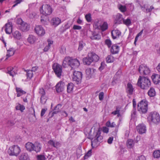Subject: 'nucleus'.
Segmentation results:
<instances>
[{"instance_id":"09e8293b","label":"nucleus","mask_w":160,"mask_h":160,"mask_svg":"<svg viewBox=\"0 0 160 160\" xmlns=\"http://www.w3.org/2000/svg\"><path fill=\"white\" fill-rule=\"evenodd\" d=\"M142 10L145 12H148L151 11L154 8V7L152 6H151L150 8L148 9V8H146L145 6H143L142 7Z\"/></svg>"},{"instance_id":"f3484780","label":"nucleus","mask_w":160,"mask_h":160,"mask_svg":"<svg viewBox=\"0 0 160 160\" xmlns=\"http://www.w3.org/2000/svg\"><path fill=\"white\" fill-rule=\"evenodd\" d=\"M61 20L58 17H54L51 20V24L56 27L61 23Z\"/></svg>"},{"instance_id":"bf43d9fd","label":"nucleus","mask_w":160,"mask_h":160,"mask_svg":"<svg viewBox=\"0 0 160 160\" xmlns=\"http://www.w3.org/2000/svg\"><path fill=\"white\" fill-rule=\"evenodd\" d=\"M119 110H118L117 109V110L112 112V114L114 115H116L117 114V116L118 117L120 116V115L119 113Z\"/></svg>"},{"instance_id":"4d7b16f0","label":"nucleus","mask_w":160,"mask_h":160,"mask_svg":"<svg viewBox=\"0 0 160 160\" xmlns=\"http://www.w3.org/2000/svg\"><path fill=\"white\" fill-rule=\"evenodd\" d=\"M61 145V144L59 142L55 141L54 147L57 148L60 147Z\"/></svg>"},{"instance_id":"052dcab7","label":"nucleus","mask_w":160,"mask_h":160,"mask_svg":"<svg viewBox=\"0 0 160 160\" xmlns=\"http://www.w3.org/2000/svg\"><path fill=\"white\" fill-rule=\"evenodd\" d=\"M105 43L109 48L112 45L111 42L110 40L109 39L106 40Z\"/></svg>"},{"instance_id":"58836bf2","label":"nucleus","mask_w":160,"mask_h":160,"mask_svg":"<svg viewBox=\"0 0 160 160\" xmlns=\"http://www.w3.org/2000/svg\"><path fill=\"white\" fill-rule=\"evenodd\" d=\"M73 85L72 83H69L67 86V91L68 93H71L73 90Z\"/></svg>"},{"instance_id":"0eeeda50","label":"nucleus","mask_w":160,"mask_h":160,"mask_svg":"<svg viewBox=\"0 0 160 160\" xmlns=\"http://www.w3.org/2000/svg\"><path fill=\"white\" fill-rule=\"evenodd\" d=\"M148 119L149 122L156 124L158 123L160 121L159 114L156 112H151L149 114Z\"/></svg>"},{"instance_id":"f704fd0d","label":"nucleus","mask_w":160,"mask_h":160,"mask_svg":"<svg viewBox=\"0 0 160 160\" xmlns=\"http://www.w3.org/2000/svg\"><path fill=\"white\" fill-rule=\"evenodd\" d=\"M127 145L128 148H132L134 145L133 141L132 139H128L127 142Z\"/></svg>"},{"instance_id":"7ed1b4c3","label":"nucleus","mask_w":160,"mask_h":160,"mask_svg":"<svg viewBox=\"0 0 160 160\" xmlns=\"http://www.w3.org/2000/svg\"><path fill=\"white\" fill-rule=\"evenodd\" d=\"M26 149L29 152L35 151L36 153L40 152L42 148L41 144L36 142L34 144L30 142H28L25 144Z\"/></svg>"},{"instance_id":"de8ad7c7","label":"nucleus","mask_w":160,"mask_h":160,"mask_svg":"<svg viewBox=\"0 0 160 160\" xmlns=\"http://www.w3.org/2000/svg\"><path fill=\"white\" fill-rule=\"evenodd\" d=\"M47 100V98L45 96H41L40 102L42 104H44Z\"/></svg>"},{"instance_id":"c756f323","label":"nucleus","mask_w":160,"mask_h":160,"mask_svg":"<svg viewBox=\"0 0 160 160\" xmlns=\"http://www.w3.org/2000/svg\"><path fill=\"white\" fill-rule=\"evenodd\" d=\"M16 90L17 93V96L18 97H20L26 93V92L25 91L23 90L21 88L16 87Z\"/></svg>"},{"instance_id":"37998d69","label":"nucleus","mask_w":160,"mask_h":160,"mask_svg":"<svg viewBox=\"0 0 160 160\" xmlns=\"http://www.w3.org/2000/svg\"><path fill=\"white\" fill-rule=\"evenodd\" d=\"M153 156L155 158H158L160 157V150H156L153 153Z\"/></svg>"},{"instance_id":"6e6d98bb","label":"nucleus","mask_w":160,"mask_h":160,"mask_svg":"<svg viewBox=\"0 0 160 160\" xmlns=\"http://www.w3.org/2000/svg\"><path fill=\"white\" fill-rule=\"evenodd\" d=\"M38 160H45L46 158L43 155H39L37 156Z\"/></svg>"},{"instance_id":"cd10ccee","label":"nucleus","mask_w":160,"mask_h":160,"mask_svg":"<svg viewBox=\"0 0 160 160\" xmlns=\"http://www.w3.org/2000/svg\"><path fill=\"white\" fill-rule=\"evenodd\" d=\"M92 60L89 58L88 55L86 58H83V63L86 65H89L92 62Z\"/></svg>"},{"instance_id":"f03ea898","label":"nucleus","mask_w":160,"mask_h":160,"mask_svg":"<svg viewBox=\"0 0 160 160\" xmlns=\"http://www.w3.org/2000/svg\"><path fill=\"white\" fill-rule=\"evenodd\" d=\"M137 85L142 89H147L151 85V82L148 78L140 76L138 80Z\"/></svg>"},{"instance_id":"9b49d317","label":"nucleus","mask_w":160,"mask_h":160,"mask_svg":"<svg viewBox=\"0 0 160 160\" xmlns=\"http://www.w3.org/2000/svg\"><path fill=\"white\" fill-rule=\"evenodd\" d=\"M34 30L36 34L39 36H42L45 33V30L40 25L36 26L34 29Z\"/></svg>"},{"instance_id":"20e7f679","label":"nucleus","mask_w":160,"mask_h":160,"mask_svg":"<svg viewBox=\"0 0 160 160\" xmlns=\"http://www.w3.org/2000/svg\"><path fill=\"white\" fill-rule=\"evenodd\" d=\"M40 12L41 13L44 15H48L52 12V9L49 4H44L40 8Z\"/></svg>"},{"instance_id":"473e14b6","label":"nucleus","mask_w":160,"mask_h":160,"mask_svg":"<svg viewBox=\"0 0 160 160\" xmlns=\"http://www.w3.org/2000/svg\"><path fill=\"white\" fill-rule=\"evenodd\" d=\"M21 29L23 31H27L29 29V26L28 24L24 23L21 26Z\"/></svg>"},{"instance_id":"c85d7f7f","label":"nucleus","mask_w":160,"mask_h":160,"mask_svg":"<svg viewBox=\"0 0 160 160\" xmlns=\"http://www.w3.org/2000/svg\"><path fill=\"white\" fill-rule=\"evenodd\" d=\"M102 22V21L101 20H96L94 22V25L96 29H99L101 28V26Z\"/></svg>"},{"instance_id":"3c124183","label":"nucleus","mask_w":160,"mask_h":160,"mask_svg":"<svg viewBox=\"0 0 160 160\" xmlns=\"http://www.w3.org/2000/svg\"><path fill=\"white\" fill-rule=\"evenodd\" d=\"M92 155V150H89L84 156V159H88Z\"/></svg>"},{"instance_id":"0e129e2a","label":"nucleus","mask_w":160,"mask_h":160,"mask_svg":"<svg viewBox=\"0 0 160 160\" xmlns=\"http://www.w3.org/2000/svg\"><path fill=\"white\" fill-rule=\"evenodd\" d=\"M47 110V108H44L42 109L41 113V117H42L44 115Z\"/></svg>"},{"instance_id":"5fc2aeb1","label":"nucleus","mask_w":160,"mask_h":160,"mask_svg":"<svg viewBox=\"0 0 160 160\" xmlns=\"http://www.w3.org/2000/svg\"><path fill=\"white\" fill-rule=\"evenodd\" d=\"M106 125L108 127H113L115 126V124L114 122L111 123L110 121H108L106 123Z\"/></svg>"},{"instance_id":"f8f14e48","label":"nucleus","mask_w":160,"mask_h":160,"mask_svg":"<svg viewBox=\"0 0 160 160\" xmlns=\"http://www.w3.org/2000/svg\"><path fill=\"white\" fill-rule=\"evenodd\" d=\"M80 65L79 62L77 59H72L70 58L69 65L72 69L78 68Z\"/></svg>"},{"instance_id":"a211bd4d","label":"nucleus","mask_w":160,"mask_h":160,"mask_svg":"<svg viewBox=\"0 0 160 160\" xmlns=\"http://www.w3.org/2000/svg\"><path fill=\"white\" fill-rule=\"evenodd\" d=\"M112 38L113 39L118 38L121 35V32L118 29L113 30L111 32Z\"/></svg>"},{"instance_id":"6ab92c4d","label":"nucleus","mask_w":160,"mask_h":160,"mask_svg":"<svg viewBox=\"0 0 160 160\" xmlns=\"http://www.w3.org/2000/svg\"><path fill=\"white\" fill-rule=\"evenodd\" d=\"M151 78L154 83L158 84L160 82V75L157 74H154L151 77Z\"/></svg>"},{"instance_id":"393cba45","label":"nucleus","mask_w":160,"mask_h":160,"mask_svg":"<svg viewBox=\"0 0 160 160\" xmlns=\"http://www.w3.org/2000/svg\"><path fill=\"white\" fill-rule=\"evenodd\" d=\"M19 160H29L30 158L28 154L26 153H22L19 157Z\"/></svg>"},{"instance_id":"338daca9","label":"nucleus","mask_w":160,"mask_h":160,"mask_svg":"<svg viewBox=\"0 0 160 160\" xmlns=\"http://www.w3.org/2000/svg\"><path fill=\"white\" fill-rule=\"evenodd\" d=\"M137 160H146V158L144 156L141 155L138 157Z\"/></svg>"},{"instance_id":"79ce46f5","label":"nucleus","mask_w":160,"mask_h":160,"mask_svg":"<svg viewBox=\"0 0 160 160\" xmlns=\"http://www.w3.org/2000/svg\"><path fill=\"white\" fill-rule=\"evenodd\" d=\"M61 108V105L60 104H58L54 109L55 111H54L52 114H55L60 111Z\"/></svg>"},{"instance_id":"e2e57ef3","label":"nucleus","mask_w":160,"mask_h":160,"mask_svg":"<svg viewBox=\"0 0 160 160\" xmlns=\"http://www.w3.org/2000/svg\"><path fill=\"white\" fill-rule=\"evenodd\" d=\"M73 28L74 30H80L81 29L82 27L80 26L74 25L73 26Z\"/></svg>"},{"instance_id":"aec40b11","label":"nucleus","mask_w":160,"mask_h":160,"mask_svg":"<svg viewBox=\"0 0 160 160\" xmlns=\"http://www.w3.org/2000/svg\"><path fill=\"white\" fill-rule=\"evenodd\" d=\"M119 50V47L116 44H114L111 47L110 51L112 54H116L118 53Z\"/></svg>"},{"instance_id":"72a5a7b5","label":"nucleus","mask_w":160,"mask_h":160,"mask_svg":"<svg viewBox=\"0 0 160 160\" xmlns=\"http://www.w3.org/2000/svg\"><path fill=\"white\" fill-rule=\"evenodd\" d=\"M70 60V58L69 57H66L65 58L63 61L62 65L64 67H65L67 64L69 65V63Z\"/></svg>"},{"instance_id":"412c9836","label":"nucleus","mask_w":160,"mask_h":160,"mask_svg":"<svg viewBox=\"0 0 160 160\" xmlns=\"http://www.w3.org/2000/svg\"><path fill=\"white\" fill-rule=\"evenodd\" d=\"M37 40V38L35 36L33 35H29L27 39V41L29 43L32 44L36 42Z\"/></svg>"},{"instance_id":"6e6552de","label":"nucleus","mask_w":160,"mask_h":160,"mask_svg":"<svg viewBox=\"0 0 160 160\" xmlns=\"http://www.w3.org/2000/svg\"><path fill=\"white\" fill-rule=\"evenodd\" d=\"M82 78V73L79 71H74L73 72L72 80L76 82L77 84L81 82Z\"/></svg>"},{"instance_id":"13d9d810","label":"nucleus","mask_w":160,"mask_h":160,"mask_svg":"<svg viewBox=\"0 0 160 160\" xmlns=\"http://www.w3.org/2000/svg\"><path fill=\"white\" fill-rule=\"evenodd\" d=\"M15 124V122L13 120H9L7 122L8 125L10 126H13Z\"/></svg>"},{"instance_id":"69168bd1","label":"nucleus","mask_w":160,"mask_h":160,"mask_svg":"<svg viewBox=\"0 0 160 160\" xmlns=\"http://www.w3.org/2000/svg\"><path fill=\"white\" fill-rule=\"evenodd\" d=\"M22 0H16L14 2L15 3L13 5L12 7H15L18 4L20 3L21 2H22Z\"/></svg>"},{"instance_id":"7c9ffc66","label":"nucleus","mask_w":160,"mask_h":160,"mask_svg":"<svg viewBox=\"0 0 160 160\" xmlns=\"http://www.w3.org/2000/svg\"><path fill=\"white\" fill-rule=\"evenodd\" d=\"M13 69L14 68L12 67H8L7 68V73L12 77L16 74V72L13 70Z\"/></svg>"},{"instance_id":"ddd939ff","label":"nucleus","mask_w":160,"mask_h":160,"mask_svg":"<svg viewBox=\"0 0 160 160\" xmlns=\"http://www.w3.org/2000/svg\"><path fill=\"white\" fill-rule=\"evenodd\" d=\"M12 22H8L5 24L4 26L2 28V29H4L6 33L10 34L12 32Z\"/></svg>"},{"instance_id":"2eb2a0df","label":"nucleus","mask_w":160,"mask_h":160,"mask_svg":"<svg viewBox=\"0 0 160 160\" xmlns=\"http://www.w3.org/2000/svg\"><path fill=\"white\" fill-rule=\"evenodd\" d=\"M137 131L140 134L145 133L146 131V126L143 124H139L137 127Z\"/></svg>"},{"instance_id":"423d86ee","label":"nucleus","mask_w":160,"mask_h":160,"mask_svg":"<svg viewBox=\"0 0 160 160\" xmlns=\"http://www.w3.org/2000/svg\"><path fill=\"white\" fill-rule=\"evenodd\" d=\"M20 152V148L17 145H13L10 147L8 150V152L10 156H17Z\"/></svg>"},{"instance_id":"dca6fc26","label":"nucleus","mask_w":160,"mask_h":160,"mask_svg":"<svg viewBox=\"0 0 160 160\" xmlns=\"http://www.w3.org/2000/svg\"><path fill=\"white\" fill-rule=\"evenodd\" d=\"M88 55L89 58L92 60V62H97L99 59V57L94 53L90 52L89 53Z\"/></svg>"},{"instance_id":"8fccbe9b","label":"nucleus","mask_w":160,"mask_h":160,"mask_svg":"<svg viewBox=\"0 0 160 160\" xmlns=\"http://www.w3.org/2000/svg\"><path fill=\"white\" fill-rule=\"evenodd\" d=\"M85 45V44L82 41L80 42L79 44L78 50L79 51L82 50Z\"/></svg>"},{"instance_id":"4468645a","label":"nucleus","mask_w":160,"mask_h":160,"mask_svg":"<svg viewBox=\"0 0 160 160\" xmlns=\"http://www.w3.org/2000/svg\"><path fill=\"white\" fill-rule=\"evenodd\" d=\"M56 90L57 92H62L64 87V83L62 82H59L56 85Z\"/></svg>"},{"instance_id":"a878e982","label":"nucleus","mask_w":160,"mask_h":160,"mask_svg":"<svg viewBox=\"0 0 160 160\" xmlns=\"http://www.w3.org/2000/svg\"><path fill=\"white\" fill-rule=\"evenodd\" d=\"M95 69L92 68H87L86 71V74L88 77H90L93 74Z\"/></svg>"},{"instance_id":"603ef678","label":"nucleus","mask_w":160,"mask_h":160,"mask_svg":"<svg viewBox=\"0 0 160 160\" xmlns=\"http://www.w3.org/2000/svg\"><path fill=\"white\" fill-rule=\"evenodd\" d=\"M39 93L41 96H45V92L43 88H39Z\"/></svg>"},{"instance_id":"4be33fe9","label":"nucleus","mask_w":160,"mask_h":160,"mask_svg":"<svg viewBox=\"0 0 160 160\" xmlns=\"http://www.w3.org/2000/svg\"><path fill=\"white\" fill-rule=\"evenodd\" d=\"M15 50L13 48H10L7 50V53L6 55V58L5 60H7L8 58L13 55L15 53Z\"/></svg>"},{"instance_id":"774afa93","label":"nucleus","mask_w":160,"mask_h":160,"mask_svg":"<svg viewBox=\"0 0 160 160\" xmlns=\"http://www.w3.org/2000/svg\"><path fill=\"white\" fill-rule=\"evenodd\" d=\"M17 22L21 26L24 23L21 18H18L17 20Z\"/></svg>"},{"instance_id":"1a4fd4ad","label":"nucleus","mask_w":160,"mask_h":160,"mask_svg":"<svg viewBox=\"0 0 160 160\" xmlns=\"http://www.w3.org/2000/svg\"><path fill=\"white\" fill-rule=\"evenodd\" d=\"M140 73L143 75H147L149 74L150 70L149 68L144 64L141 65L138 69Z\"/></svg>"},{"instance_id":"9d476101","label":"nucleus","mask_w":160,"mask_h":160,"mask_svg":"<svg viewBox=\"0 0 160 160\" xmlns=\"http://www.w3.org/2000/svg\"><path fill=\"white\" fill-rule=\"evenodd\" d=\"M52 69L57 77H60L62 70L61 66L57 63H55L52 66Z\"/></svg>"},{"instance_id":"e433bc0d","label":"nucleus","mask_w":160,"mask_h":160,"mask_svg":"<svg viewBox=\"0 0 160 160\" xmlns=\"http://www.w3.org/2000/svg\"><path fill=\"white\" fill-rule=\"evenodd\" d=\"M26 71L27 72L26 75L27 78L30 79L33 77V72L31 70H27Z\"/></svg>"},{"instance_id":"4c0bfd02","label":"nucleus","mask_w":160,"mask_h":160,"mask_svg":"<svg viewBox=\"0 0 160 160\" xmlns=\"http://www.w3.org/2000/svg\"><path fill=\"white\" fill-rule=\"evenodd\" d=\"M108 28V24L106 22H102L101 24V28L99 29L102 30V31H104L107 29Z\"/></svg>"},{"instance_id":"680f3d73","label":"nucleus","mask_w":160,"mask_h":160,"mask_svg":"<svg viewBox=\"0 0 160 160\" xmlns=\"http://www.w3.org/2000/svg\"><path fill=\"white\" fill-rule=\"evenodd\" d=\"M104 96V93L102 92H100L99 94V99L100 101H102L103 99Z\"/></svg>"},{"instance_id":"5701e85b","label":"nucleus","mask_w":160,"mask_h":160,"mask_svg":"<svg viewBox=\"0 0 160 160\" xmlns=\"http://www.w3.org/2000/svg\"><path fill=\"white\" fill-rule=\"evenodd\" d=\"M122 20H123V18L122 15L120 13H118L116 16L115 23L118 24H120L122 23Z\"/></svg>"},{"instance_id":"2f4dec72","label":"nucleus","mask_w":160,"mask_h":160,"mask_svg":"<svg viewBox=\"0 0 160 160\" xmlns=\"http://www.w3.org/2000/svg\"><path fill=\"white\" fill-rule=\"evenodd\" d=\"M148 94L150 97H153L156 95V92L154 88H150L148 92Z\"/></svg>"},{"instance_id":"bb28decb","label":"nucleus","mask_w":160,"mask_h":160,"mask_svg":"<svg viewBox=\"0 0 160 160\" xmlns=\"http://www.w3.org/2000/svg\"><path fill=\"white\" fill-rule=\"evenodd\" d=\"M90 38L92 40H99L100 39L101 36L96 32H94L92 33Z\"/></svg>"},{"instance_id":"864d4df0","label":"nucleus","mask_w":160,"mask_h":160,"mask_svg":"<svg viewBox=\"0 0 160 160\" xmlns=\"http://www.w3.org/2000/svg\"><path fill=\"white\" fill-rule=\"evenodd\" d=\"M85 18L87 21L88 22H90L92 20L91 14L90 13H88L86 14L85 16Z\"/></svg>"},{"instance_id":"39448f33","label":"nucleus","mask_w":160,"mask_h":160,"mask_svg":"<svg viewBox=\"0 0 160 160\" xmlns=\"http://www.w3.org/2000/svg\"><path fill=\"white\" fill-rule=\"evenodd\" d=\"M148 104L147 102L143 99L140 102L138 105V110L141 113H145L148 111Z\"/></svg>"},{"instance_id":"b1692460","label":"nucleus","mask_w":160,"mask_h":160,"mask_svg":"<svg viewBox=\"0 0 160 160\" xmlns=\"http://www.w3.org/2000/svg\"><path fill=\"white\" fill-rule=\"evenodd\" d=\"M134 89L132 84L129 82L128 83L127 85V92L130 95L132 94Z\"/></svg>"},{"instance_id":"a19ab883","label":"nucleus","mask_w":160,"mask_h":160,"mask_svg":"<svg viewBox=\"0 0 160 160\" xmlns=\"http://www.w3.org/2000/svg\"><path fill=\"white\" fill-rule=\"evenodd\" d=\"M26 12L27 13L28 12L29 13V14L28 15V16L30 18H34V17L36 15V13L34 12H30V10L29 9H28L26 10Z\"/></svg>"},{"instance_id":"c03bdc74","label":"nucleus","mask_w":160,"mask_h":160,"mask_svg":"<svg viewBox=\"0 0 160 160\" xmlns=\"http://www.w3.org/2000/svg\"><path fill=\"white\" fill-rule=\"evenodd\" d=\"M114 60V57L111 55L108 56L106 58V61L108 63L113 62Z\"/></svg>"},{"instance_id":"ea45409f","label":"nucleus","mask_w":160,"mask_h":160,"mask_svg":"<svg viewBox=\"0 0 160 160\" xmlns=\"http://www.w3.org/2000/svg\"><path fill=\"white\" fill-rule=\"evenodd\" d=\"M123 23L127 26H129L131 24V20L129 18H128L127 19H123Z\"/></svg>"},{"instance_id":"a18cd8bd","label":"nucleus","mask_w":160,"mask_h":160,"mask_svg":"<svg viewBox=\"0 0 160 160\" xmlns=\"http://www.w3.org/2000/svg\"><path fill=\"white\" fill-rule=\"evenodd\" d=\"M16 110H20L21 112H22L25 108L23 105L18 104L16 107Z\"/></svg>"},{"instance_id":"c9c22d12","label":"nucleus","mask_w":160,"mask_h":160,"mask_svg":"<svg viewBox=\"0 0 160 160\" xmlns=\"http://www.w3.org/2000/svg\"><path fill=\"white\" fill-rule=\"evenodd\" d=\"M14 37L18 39H20L21 38L20 33L18 31H15L13 34Z\"/></svg>"},{"instance_id":"49530a36","label":"nucleus","mask_w":160,"mask_h":160,"mask_svg":"<svg viewBox=\"0 0 160 160\" xmlns=\"http://www.w3.org/2000/svg\"><path fill=\"white\" fill-rule=\"evenodd\" d=\"M118 8L122 12H124L127 10V8L125 6L122 5H119L118 6Z\"/></svg>"},{"instance_id":"f257e3e1","label":"nucleus","mask_w":160,"mask_h":160,"mask_svg":"<svg viewBox=\"0 0 160 160\" xmlns=\"http://www.w3.org/2000/svg\"><path fill=\"white\" fill-rule=\"evenodd\" d=\"M101 132L99 129L95 131L94 132L93 137L91 140V145L93 148L98 146L102 141L103 137L101 135Z\"/></svg>"}]
</instances>
